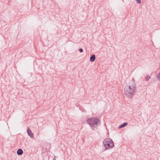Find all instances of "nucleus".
<instances>
[{
    "label": "nucleus",
    "mask_w": 160,
    "mask_h": 160,
    "mask_svg": "<svg viewBox=\"0 0 160 160\" xmlns=\"http://www.w3.org/2000/svg\"><path fill=\"white\" fill-rule=\"evenodd\" d=\"M157 78L159 81H160V72L157 75Z\"/></svg>",
    "instance_id": "6e6552de"
},
{
    "label": "nucleus",
    "mask_w": 160,
    "mask_h": 160,
    "mask_svg": "<svg viewBox=\"0 0 160 160\" xmlns=\"http://www.w3.org/2000/svg\"><path fill=\"white\" fill-rule=\"evenodd\" d=\"M103 144L106 150H109L114 146V143L112 140L110 138H107L104 139Z\"/></svg>",
    "instance_id": "7ed1b4c3"
},
{
    "label": "nucleus",
    "mask_w": 160,
    "mask_h": 160,
    "mask_svg": "<svg viewBox=\"0 0 160 160\" xmlns=\"http://www.w3.org/2000/svg\"><path fill=\"white\" fill-rule=\"evenodd\" d=\"M135 1L138 4H140L141 2V0H135Z\"/></svg>",
    "instance_id": "1a4fd4ad"
},
{
    "label": "nucleus",
    "mask_w": 160,
    "mask_h": 160,
    "mask_svg": "<svg viewBox=\"0 0 160 160\" xmlns=\"http://www.w3.org/2000/svg\"><path fill=\"white\" fill-rule=\"evenodd\" d=\"M27 132L28 136L31 138H33V134L31 130H30L29 128H28L27 130Z\"/></svg>",
    "instance_id": "20e7f679"
},
{
    "label": "nucleus",
    "mask_w": 160,
    "mask_h": 160,
    "mask_svg": "<svg viewBox=\"0 0 160 160\" xmlns=\"http://www.w3.org/2000/svg\"><path fill=\"white\" fill-rule=\"evenodd\" d=\"M127 125V123L124 122L123 124L121 125L119 127V128H122L125 127Z\"/></svg>",
    "instance_id": "0eeeda50"
},
{
    "label": "nucleus",
    "mask_w": 160,
    "mask_h": 160,
    "mask_svg": "<svg viewBox=\"0 0 160 160\" xmlns=\"http://www.w3.org/2000/svg\"><path fill=\"white\" fill-rule=\"evenodd\" d=\"M53 160H56V157H55L53 159Z\"/></svg>",
    "instance_id": "f8f14e48"
},
{
    "label": "nucleus",
    "mask_w": 160,
    "mask_h": 160,
    "mask_svg": "<svg viewBox=\"0 0 160 160\" xmlns=\"http://www.w3.org/2000/svg\"><path fill=\"white\" fill-rule=\"evenodd\" d=\"M150 77L149 75H148L146 77V79L147 80H148L150 78Z\"/></svg>",
    "instance_id": "9d476101"
},
{
    "label": "nucleus",
    "mask_w": 160,
    "mask_h": 160,
    "mask_svg": "<svg viewBox=\"0 0 160 160\" xmlns=\"http://www.w3.org/2000/svg\"><path fill=\"white\" fill-rule=\"evenodd\" d=\"M95 56L94 55H92L90 58V61L91 62H94L95 60Z\"/></svg>",
    "instance_id": "39448f33"
},
{
    "label": "nucleus",
    "mask_w": 160,
    "mask_h": 160,
    "mask_svg": "<svg viewBox=\"0 0 160 160\" xmlns=\"http://www.w3.org/2000/svg\"><path fill=\"white\" fill-rule=\"evenodd\" d=\"M87 122L93 129L100 125V121L95 118H91L87 120Z\"/></svg>",
    "instance_id": "f03ea898"
},
{
    "label": "nucleus",
    "mask_w": 160,
    "mask_h": 160,
    "mask_svg": "<svg viewBox=\"0 0 160 160\" xmlns=\"http://www.w3.org/2000/svg\"><path fill=\"white\" fill-rule=\"evenodd\" d=\"M23 152V150L21 149H19L17 152V153L18 155H22Z\"/></svg>",
    "instance_id": "423d86ee"
},
{
    "label": "nucleus",
    "mask_w": 160,
    "mask_h": 160,
    "mask_svg": "<svg viewBox=\"0 0 160 160\" xmlns=\"http://www.w3.org/2000/svg\"><path fill=\"white\" fill-rule=\"evenodd\" d=\"M79 51L80 52H83V50L82 49V48H80L79 49Z\"/></svg>",
    "instance_id": "9b49d317"
},
{
    "label": "nucleus",
    "mask_w": 160,
    "mask_h": 160,
    "mask_svg": "<svg viewBox=\"0 0 160 160\" xmlns=\"http://www.w3.org/2000/svg\"><path fill=\"white\" fill-rule=\"evenodd\" d=\"M136 89L135 82L130 81L127 82L123 88V92L126 96L129 98L132 97Z\"/></svg>",
    "instance_id": "f257e3e1"
}]
</instances>
